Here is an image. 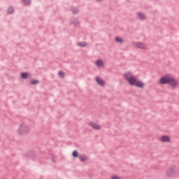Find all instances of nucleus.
I'll use <instances>...</instances> for the list:
<instances>
[{
	"mask_svg": "<svg viewBox=\"0 0 179 179\" xmlns=\"http://www.w3.org/2000/svg\"><path fill=\"white\" fill-rule=\"evenodd\" d=\"M29 76H30V75H29L27 73H21V78L22 79H27L29 78Z\"/></svg>",
	"mask_w": 179,
	"mask_h": 179,
	"instance_id": "13",
	"label": "nucleus"
},
{
	"mask_svg": "<svg viewBox=\"0 0 179 179\" xmlns=\"http://www.w3.org/2000/svg\"><path fill=\"white\" fill-rule=\"evenodd\" d=\"M72 12H73V13H78V9L73 8Z\"/></svg>",
	"mask_w": 179,
	"mask_h": 179,
	"instance_id": "22",
	"label": "nucleus"
},
{
	"mask_svg": "<svg viewBox=\"0 0 179 179\" xmlns=\"http://www.w3.org/2000/svg\"><path fill=\"white\" fill-rule=\"evenodd\" d=\"M37 83H38V80H33L31 81V85H37Z\"/></svg>",
	"mask_w": 179,
	"mask_h": 179,
	"instance_id": "19",
	"label": "nucleus"
},
{
	"mask_svg": "<svg viewBox=\"0 0 179 179\" xmlns=\"http://www.w3.org/2000/svg\"><path fill=\"white\" fill-rule=\"evenodd\" d=\"M115 40L116 43H120V44L124 43V39H122V38H121V37H116L115 38Z\"/></svg>",
	"mask_w": 179,
	"mask_h": 179,
	"instance_id": "12",
	"label": "nucleus"
},
{
	"mask_svg": "<svg viewBox=\"0 0 179 179\" xmlns=\"http://www.w3.org/2000/svg\"><path fill=\"white\" fill-rule=\"evenodd\" d=\"M79 157L81 162H86L87 160V156L86 155H80Z\"/></svg>",
	"mask_w": 179,
	"mask_h": 179,
	"instance_id": "14",
	"label": "nucleus"
},
{
	"mask_svg": "<svg viewBox=\"0 0 179 179\" xmlns=\"http://www.w3.org/2000/svg\"><path fill=\"white\" fill-rule=\"evenodd\" d=\"M97 1H101V0H97Z\"/></svg>",
	"mask_w": 179,
	"mask_h": 179,
	"instance_id": "23",
	"label": "nucleus"
},
{
	"mask_svg": "<svg viewBox=\"0 0 179 179\" xmlns=\"http://www.w3.org/2000/svg\"><path fill=\"white\" fill-rule=\"evenodd\" d=\"M29 132H30V127H29V126L24 124L20 125L17 130L18 135H27Z\"/></svg>",
	"mask_w": 179,
	"mask_h": 179,
	"instance_id": "2",
	"label": "nucleus"
},
{
	"mask_svg": "<svg viewBox=\"0 0 179 179\" xmlns=\"http://www.w3.org/2000/svg\"><path fill=\"white\" fill-rule=\"evenodd\" d=\"M159 141L162 143H170L171 142V137L167 135H163L159 138Z\"/></svg>",
	"mask_w": 179,
	"mask_h": 179,
	"instance_id": "6",
	"label": "nucleus"
},
{
	"mask_svg": "<svg viewBox=\"0 0 179 179\" xmlns=\"http://www.w3.org/2000/svg\"><path fill=\"white\" fill-rule=\"evenodd\" d=\"M96 66L101 68V67L104 66V61H103L101 59H98L96 61Z\"/></svg>",
	"mask_w": 179,
	"mask_h": 179,
	"instance_id": "10",
	"label": "nucleus"
},
{
	"mask_svg": "<svg viewBox=\"0 0 179 179\" xmlns=\"http://www.w3.org/2000/svg\"><path fill=\"white\" fill-rule=\"evenodd\" d=\"M72 156L73 157H78V156H79V155L78 154V151L75 150L73 152Z\"/></svg>",
	"mask_w": 179,
	"mask_h": 179,
	"instance_id": "17",
	"label": "nucleus"
},
{
	"mask_svg": "<svg viewBox=\"0 0 179 179\" xmlns=\"http://www.w3.org/2000/svg\"><path fill=\"white\" fill-rule=\"evenodd\" d=\"M178 170V168L176 166H172L168 169L166 171V176L168 177H173L176 172Z\"/></svg>",
	"mask_w": 179,
	"mask_h": 179,
	"instance_id": "4",
	"label": "nucleus"
},
{
	"mask_svg": "<svg viewBox=\"0 0 179 179\" xmlns=\"http://www.w3.org/2000/svg\"><path fill=\"white\" fill-rule=\"evenodd\" d=\"M8 13H13L14 10L12 7H10L8 10Z\"/></svg>",
	"mask_w": 179,
	"mask_h": 179,
	"instance_id": "20",
	"label": "nucleus"
},
{
	"mask_svg": "<svg viewBox=\"0 0 179 179\" xmlns=\"http://www.w3.org/2000/svg\"><path fill=\"white\" fill-rule=\"evenodd\" d=\"M78 45L79 47H86V45H87V44L86 43V42H79L78 43Z\"/></svg>",
	"mask_w": 179,
	"mask_h": 179,
	"instance_id": "15",
	"label": "nucleus"
},
{
	"mask_svg": "<svg viewBox=\"0 0 179 179\" xmlns=\"http://www.w3.org/2000/svg\"><path fill=\"white\" fill-rule=\"evenodd\" d=\"M137 16L138 19H141V20H145V19H146V16L142 13H138Z\"/></svg>",
	"mask_w": 179,
	"mask_h": 179,
	"instance_id": "11",
	"label": "nucleus"
},
{
	"mask_svg": "<svg viewBox=\"0 0 179 179\" xmlns=\"http://www.w3.org/2000/svg\"><path fill=\"white\" fill-rule=\"evenodd\" d=\"M24 3H26L27 5H29L30 3V0H23Z\"/></svg>",
	"mask_w": 179,
	"mask_h": 179,
	"instance_id": "21",
	"label": "nucleus"
},
{
	"mask_svg": "<svg viewBox=\"0 0 179 179\" xmlns=\"http://www.w3.org/2000/svg\"><path fill=\"white\" fill-rule=\"evenodd\" d=\"M96 82L99 85V86H104V80L101 78L96 77Z\"/></svg>",
	"mask_w": 179,
	"mask_h": 179,
	"instance_id": "9",
	"label": "nucleus"
},
{
	"mask_svg": "<svg viewBox=\"0 0 179 179\" xmlns=\"http://www.w3.org/2000/svg\"><path fill=\"white\" fill-rule=\"evenodd\" d=\"M173 75L166 74L159 78V83L162 85H169L170 80H171Z\"/></svg>",
	"mask_w": 179,
	"mask_h": 179,
	"instance_id": "3",
	"label": "nucleus"
},
{
	"mask_svg": "<svg viewBox=\"0 0 179 179\" xmlns=\"http://www.w3.org/2000/svg\"><path fill=\"white\" fill-rule=\"evenodd\" d=\"M168 85H169L171 87L176 89L177 87V86H178V85H179V81H178V80L174 78V77L172 76L171 80Z\"/></svg>",
	"mask_w": 179,
	"mask_h": 179,
	"instance_id": "5",
	"label": "nucleus"
},
{
	"mask_svg": "<svg viewBox=\"0 0 179 179\" xmlns=\"http://www.w3.org/2000/svg\"><path fill=\"white\" fill-rule=\"evenodd\" d=\"M58 75H59V76H60V78H65V73H64V72H62V71H59L58 73Z\"/></svg>",
	"mask_w": 179,
	"mask_h": 179,
	"instance_id": "16",
	"label": "nucleus"
},
{
	"mask_svg": "<svg viewBox=\"0 0 179 179\" xmlns=\"http://www.w3.org/2000/svg\"><path fill=\"white\" fill-rule=\"evenodd\" d=\"M124 78L127 80L128 83L131 85V86H136V87H139L140 89H143L145 87V83L142 81L136 79L132 73L127 72L124 74Z\"/></svg>",
	"mask_w": 179,
	"mask_h": 179,
	"instance_id": "1",
	"label": "nucleus"
},
{
	"mask_svg": "<svg viewBox=\"0 0 179 179\" xmlns=\"http://www.w3.org/2000/svg\"><path fill=\"white\" fill-rule=\"evenodd\" d=\"M110 179H121V178L118 176L113 175L110 177Z\"/></svg>",
	"mask_w": 179,
	"mask_h": 179,
	"instance_id": "18",
	"label": "nucleus"
},
{
	"mask_svg": "<svg viewBox=\"0 0 179 179\" xmlns=\"http://www.w3.org/2000/svg\"><path fill=\"white\" fill-rule=\"evenodd\" d=\"M132 45L136 48H141V50H146V45L142 42H133Z\"/></svg>",
	"mask_w": 179,
	"mask_h": 179,
	"instance_id": "7",
	"label": "nucleus"
},
{
	"mask_svg": "<svg viewBox=\"0 0 179 179\" xmlns=\"http://www.w3.org/2000/svg\"><path fill=\"white\" fill-rule=\"evenodd\" d=\"M89 125L94 129H101V126H100V124H99L96 122H91L89 123Z\"/></svg>",
	"mask_w": 179,
	"mask_h": 179,
	"instance_id": "8",
	"label": "nucleus"
}]
</instances>
